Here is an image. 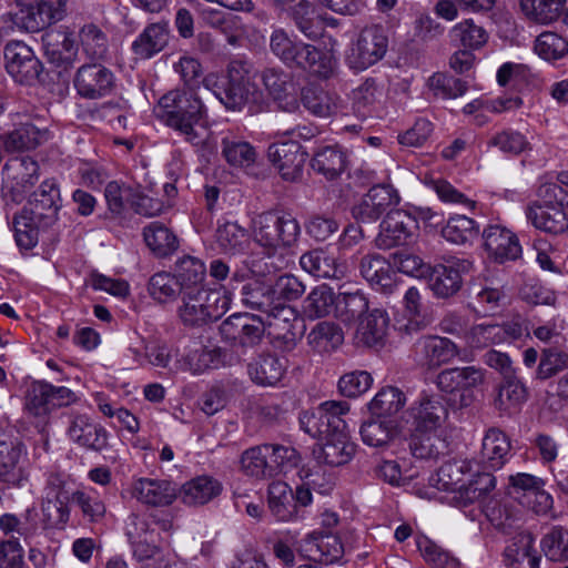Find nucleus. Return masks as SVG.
<instances>
[{
    "label": "nucleus",
    "mask_w": 568,
    "mask_h": 568,
    "mask_svg": "<svg viewBox=\"0 0 568 568\" xmlns=\"http://www.w3.org/2000/svg\"><path fill=\"white\" fill-rule=\"evenodd\" d=\"M387 313L379 308H374L365 317L361 318L356 331L357 342L372 347L383 342L388 327Z\"/></svg>",
    "instance_id": "obj_45"
},
{
    "label": "nucleus",
    "mask_w": 568,
    "mask_h": 568,
    "mask_svg": "<svg viewBox=\"0 0 568 568\" xmlns=\"http://www.w3.org/2000/svg\"><path fill=\"white\" fill-rule=\"evenodd\" d=\"M60 202L57 183L43 181L28 204L13 217L14 237L19 247L30 250L38 244L39 231L51 227L58 221Z\"/></svg>",
    "instance_id": "obj_1"
},
{
    "label": "nucleus",
    "mask_w": 568,
    "mask_h": 568,
    "mask_svg": "<svg viewBox=\"0 0 568 568\" xmlns=\"http://www.w3.org/2000/svg\"><path fill=\"white\" fill-rule=\"evenodd\" d=\"M68 0H16L20 8L17 14L21 27L28 32H38L61 21Z\"/></svg>",
    "instance_id": "obj_14"
},
{
    "label": "nucleus",
    "mask_w": 568,
    "mask_h": 568,
    "mask_svg": "<svg viewBox=\"0 0 568 568\" xmlns=\"http://www.w3.org/2000/svg\"><path fill=\"white\" fill-rule=\"evenodd\" d=\"M528 392L523 382L516 376L505 378L494 399V407L500 416L516 414L527 400Z\"/></svg>",
    "instance_id": "obj_39"
},
{
    "label": "nucleus",
    "mask_w": 568,
    "mask_h": 568,
    "mask_svg": "<svg viewBox=\"0 0 568 568\" xmlns=\"http://www.w3.org/2000/svg\"><path fill=\"white\" fill-rule=\"evenodd\" d=\"M43 50L48 63L62 78L74 65L79 44L73 32L48 33L43 38Z\"/></svg>",
    "instance_id": "obj_19"
},
{
    "label": "nucleus",
    "mask_w": 568,
    "mask_h": 568,
    "mask_svg": "<svg viewBox=\"0 0 568 568\" xmlns=\"http://www.w3.org/2000/svg\"><path fill=\"white\" fill-rule=\"evenodd\" d=\"M368 312V300L359 291L339 293L335 305V317L345 324H353Z\"/></svg>",
    "instance_id": "obj_52"
},
{
    "label": "nucleus",
    "mask_w": 568,
    "mask_h": 568,
    "mask_svg": "<svg viewBox=\"0 0 568 568\" xmlns=\"http://www.w3.org/2000/svg\"><path fill=\"white\" fill-rule=\"evenodd\" d=\"M361 275L371 286L383 293H390L395 286L394 270L379 254H368L361 258Z\"/></svg>",
    "instance_id": "obj_29"
},
{
    "label": "nucleus",
    "mask_w": 568,
    "mask_h": 568,
    "mask_svg": "<svg viewBox=\"0 0 568 568\" xmlns=\"http://www.w3.org/2000/svg\"><path fill=\"white\" fill-rule=\"evenodd\" d=\"M205 275V264L199 257L183 255L174 263L173 276L176 278L182 291H186L189 287H204L202 283Z\"/></svg>",
    "instance_id": "obj_49"
},
{
    "label": "nucleus",
    "mask_w": 568,
    "mask_h": 568,
    "mask_svg": "<svg viewBox=\"0 0 568 568\" xmlns=\"http://www.w3.org/2000/svg\"><path fill=\"white\" fill-rule=\"evenodd\" d=\"M318 450H314L318 462L329 466H343L352 460L356 445L349 439L346 428L333 432L323 439Z\"/></svg>",
    "instance_id": "obj_25"
},
{
    "label": "nucleus",
    "mask_w": 568,
    "mask_h": 568,
    "mask_svg": "<svg viewBox=\"0 0 568 568\" xmlns=\"http://www.w3.org/2000/svg\"><path fill=\"white\" fill-rule=\"evenodd\" d=\"M307 344L318 354H331L344 342L342 328L333 322L317 323L307 334Z\"/></svg>",
    "instance_id": "obj_42"
},
{
    "label": "nucleus",
    "mask_w": 568,
    "mask_h": 568,
    "mask_svg": "<svg viewBox=\"0 0 568 568\" xmlns=\"http://www.w3.org/2000/svg\"><path fill=\"white\" fill-rule=\"evenodd\" d=\"M4 69L16 83L33 87L44 82L47 75L42 61L23 41H10L3 49Z\"/></svg>",
    "instance_id": "obj_8"
},
{
    "label": "nucleus",
    "mask_w": 568,
    "mask_h": 568,
    "mask_svg": "<svg viewBox=\"0 0 568 568\" xmlns=\"http://www.w3.org/2000/svg\"><path fill=\"white\" fill-rule=\"evenodd\" d=\"M346 160L345 152L337 144L325 145L314 154L312 168L327 180H334L346 168Z\"/></svg>",
    "instance_id": "obj_50"
},
{
    "label": "nucleus",
    "mask_w": 568,
    "mask_h": 568,
    "mask_svg": "<svg viewBox=\"0 0 568 568\" xmlns=\"http://www.w3.org/2000/svg\"><path fill=\"white\" fill-rule=\"evenodd\" d=\"M158 113L168 126L190 136L203 121L205 106L195 91L175 89L160 98Z\"/></svg>",
    "instance_id": "obj_6"
},
{
    "label": "nucleus",
    "mask_w": 568,
    "mask_h": 568,
    "mask_svg": "<svg viewBox=\"0 0 568 568\" xmlns=\"http://www.w3.org/2000/svg\"><path fill=\"white\" fill-rule=\"evenodd\" d=\"M405 394L397 387H383L369 403V410L377 417H387L398 413L405 405Z\"/></svg>",
    "instance_id": "obj_55"
},
{
    "label": "nucleus",
    "mask_w": 568,
    "mask_h": 568,
    "mask_svg": "<svg viewBox=\"0 0 568 568\" xmlns=\"http://www.w3.org/2000/svg\"><path fill=\"white\" fill-rule=\"evenodd\" d=\"M470 294L473 302L470 303L473 310L477 314H494L497 310L506 305L507 294L504 286H494L491 284L475 285Z\"/></svg>",
    "instance_id": "obj_48"
},
{
    "label": "nucleus",
    "mask_w": 568,
    "mask_h": 568,
    "mask_svg": "<svg viewBox=\"0 0 568 568\" xmlns=\"http://www.w3.org/2000/svg\"><path fill=\"white\" fill-rule=\"evenodd\" d=\"M526 216L531 224L546 233L562 234L568 231V202L566 204H541L535 202L527 206Z\"/></svg>",
    "instance_id": "obj_22"
},
{
    "label": "nucleus",
    "mask_w": 568,
    "mask_h": 568,
    "mask_svg": "<svg viewBox=\"0 0 568 568\" xmlns=\"http://www.w3.org/2000/svg\"><path fill=\"white\" fill-rule=\"evenodd\" d=\"M23 445L17 440L0 439V483L20 486L24 474L20 465Z\"/></svg>",
    "instance_id": "obj_33"
},
{
    "label": "nucleus",
    "mask_w": 568,
    "mask_h": 568,
    "mask_svg": "<svg viewBox=\"0 0 568 568\" xmlns=\"http://www.w3.org/2000/svg\"><path fill=\"white\" fill-rule=\"evenodd\" d=\"M170 33L169 21L149 23L131 43V51L141 60L152 59L166 48Z\"/></svg>",
    "instance_id": "obj_24"
},
{
    "label": "nucleus",
    "mask_w": 568,
    "mask_h": 568,
    "mask_svg": "<svg viewBox=\"0 0 568 568\" xmlns=\"http://www.w3.org/2000/svg\"><path fill=\"white\" fill-rule=\"evenodd\" d=\"M541 550L551 561L568 560V529L552 527L540 541Z\"/></svg>",
    "instance_id": "obj_61"
},
{
    "label": "nucleus",
    "mask_w": 568,
    "mask_h": 568,
    "mask_svg": "<svg viewBox=\"0 0 568 568\" xmlns=\"http://www.w3.org/2000/svg\"><path fill=\"white\" fill-rule=\"evenodd\" d=\"M254 241L275 252L277 248H288L296 244L301 234V226L291 213L271 210L258 214L253 220Z\"/></svg>",
    "instance_id": "obj_7"
},
{
    "label": "nucleus",
    "mask_w": 568,
    "mask_h": 568,
    "mask_svg": "<svg viewBox=\"0 0 568 568\" xmlns=\"http://www.w3.org/2000/svg\"><path fill=\"white\" fill-rule=\"evenodd\" d=\"M68 435L74 443L87 449L101 452L108 446L106 430L91 422L87 415H75L72 418Z\"/></svg>",
    "instance_id": "obj_28"
},
{
    "label": "nucleus",
    "mask_w": 568,
    "mask_h": 568,
    "mask_svg": "<svg viewBox=\"0 0 568 568\" xmlns=\"http://www.w3.org/2000/svg\"><path fill=\"white\" fill-rule=\"evenodd\" d=\"M267 506L280 521H288L296 514L292 488L284 481L274 480L267 488Z\"/></svg>",
    "instance_id": "obj_46"
},
{
    "label": "nucleus",
    "mask_w": 568,
    "mask_h": 568,
    "mask_svg": "<svg viewBox=\"0 0 568 568\" xmlns=\"http://www.w3.org/2000/svg\"><path fill=\"white\" fill-rule=\"evenodd\" d=\"M231 300L220 290L189 287L182 291L176 310L184 326L201 327L219 321L230 308Z\"/></svg>",
    "instance_id": "obj_4"
},
{
    "label": "nucleus",
    "mask_w": 568,
    "mask_h": 568,
    "mask_svg": "<svg viewBox=\"0 0 568 568\" xmlns=\"http://www.w3.org/2000/svg\"><path fill=\"white\" fill-rule=\"evenodd\" d=\"M447 408L439 395H424L416 407L412 409L410 432H446L444 422Z\"/></svg>",
    "instance_id": "obj_23"
},
{
    "label": "nucleus",
    "mask_w": 568,
    "mask_h": 568,
    "mask_svg": "<svg viewBox=\"0 0 568 568\" xmlns=\"http://www.w3.org/2000/svg\"><path fill=\"white\" fill-rule=\"evenodd\" d=\"M509 484L515 491L534 495L540 507L538 511L550 508L552 498L545 491V481L541 478L526 473H518L509 476Z\"/></svg>",
    "instance_id": "obj_54"
},
{
    "label": "nucleus",
    "mask_w": 568,
    "mask_h": 568,
    "mask_svg": "<svg viewBox=\"0 0 568 568\" xmlns=\"http://www.w3.org/2000/svg\"><path fill=\"white\" fill-rule=\"evenodd\" d=\"M222 491L221 483L211 476H197L182 486L181 497L184 504L201 506L219 496Z\"/></svg>",
    "instance_id": "obj_41"
},
{
    "label": "nucleus",
    "mask_w": 568,
    "mask_h": 568,
    "mask_svg": "<svg viewBox=\"0 0 568 568\" xmlns=\"http://www.w3.org/2000/svg\"><path fill=\"white\" fill-rule=\"evenodd\" d=\"M126 536L132 547L133 556L141 568H161L169 551L154 544L152 531L146 520L136 514L129 516Z\"/></svg>",
    "instance_id": "obj_11"
},
{
    "label": "nucleus",
    "mask_w": 568,
    "mask_h": 568,
    "mask_svg": "<svg viewBox=\"0 0 568 568\" xmlns=\"http://www.w3.org/2000/svg\"><path fill=\"white\" fill-rule=\"evenodd\" d=\"M240 295L242 304L267 314V326L274 338L286 343L295 341V328L301 321L294 308L283 303H275L272 286L253 280L242 285Z\"/></svg>",
    "instance_id": "obj_2"
},
{
    "label": "nucleus",
    "mask_w": 568,
    "mask_h": 568,
    "mask_svg": "<svg viewBox=\"0 0 568 568\" xmlns=\"http://www.w3.org/2000/svg\"><path fill=\"white\" fill-rule=\"evenodd\" d=\"M75 400L77 395L70 388L42 381L31 384L26 396V407L34 416H45Z\"/></svg>",
    "instance_id": "obj_15"
},
{
    "label": "nucleus",
    "mask_w": 568,
    "mask_h": 568,
    "mask_svg": "<svg viewBox=\"0 0 568 568\" xmlns=\"http://www.w3.org/2000/svg\"><path fill=\"white\" fill-rule=\"evenodd\" d=\"M428 287L437 298H449L463 286V277L453 265L437 264L430 267L427 275Z\"/></svg>",
    "instance_id": "obj_38"
},
{
    "label": "nucleus",
    "mask_w": 568,
    "mask_h": 568,
    "mask_svg": "<svg viewBox=\"0 0 568 568\" xmlns=\"http://www.w3.org/2000/svg\"><path fill=\"white\" fill-rule=\"evenodd\" d=\"M205 88L231 111L241 110L257 91L252 80L250 64L242 60H233L225 74L207 77Z\"/></svg>",
    "instance_id": "obj_5"
},
{
    "label": "nucleus",
    "mask_w": 568,
    "mask_h": 568,
    "mask_svg": "<svg viewBox=\"0 0 568 568\" xmlns=\"http://www.w3.org/2000/svg\"><path fill=\"white\" fill-rule=\"evenodd\" d=\"M268 456L262 462L260 479H271L280 474H286L301 462L298 452L292 446L268 444Z\"/></svg>",
    "instance_id": "obj_31"
},
{
    "label": "nucleus",
    "mask_w": 568,
    "mask_h": 568,
    "mask_svg": "<svg viewBox=\"0 0 568 568\" xmlns=\"http://www.w3.org/2000/svg\"><path fill=\"white\" fill-rule=\"evenodd\" d=\"M301 101L306 110L321 118L332 115L336 109L333 97L316 84H308L302 89Z\"/></svg>",
    "instance_id": "obj_53"
},
{
    "label": "nucleus",
    "mask_w": 568,
    "mask_h": 568,
    "mask_svg": "<svg viewBox=\"0 0 568 568\" xmlns=\"http://www.w3.org/2000/svg\"><path fill=\"white\" fill-rule=\"evenodd\" d=\"M566 0H520V9L525 17L538 24H550L557 21L565 9Z\"/></svg>",
    "instance_id": "obj_47"
},
{
    "label": "nucleus",
    "mask_w": 568,
    "mask_h": 568,
    "mask_svg": "<svg viewBox=\"0 0 568 568\" xmlns=\"http://www.w3.org/2000/svg\"><path fill=\"white\" fill-rule=\"evenodd\" d=\"M418 227V221L409 212L390 211L379 224L375 244L381 250L407 245L414 240Z\"/></svg>",
    "instance_id": "obj_13"
},
{
    "label": "nucleus",
    "mask_w": 568,
    "mask_h": 568,
    "mask_svg": "<svg viewBox=\"0 0 568 568\" xmlns=\"http://www.w3.org/2000/svg\"><path fill=\"white\" fill-rule=\"evenodd\" d=\"M268 456L262 462L260 479H271L280 474H286L301 462L298 452L292 446L268 444Z\"/></svg>",
    "instance_id": "obj_32"
},
{
    "label": "nucleus",
    "mask_w": 568,
    "mask_h": 568,
    "mask_svg": "<svg viewBox=\"0 0 568 568\" xmlns=\"http://www.w3.org/2000/svg\"><path fill=\"white\" fill-rule=\"evenodd\" d=\"M337 295L326 285L315 287L305 300V312L310 317L335 316Z\"/></svg>",
    "instance_id": "obj_58"
},
{
    "label": "nucleus",
    "mask_w": 568,
    "mask_h": 568,
    "mask_svg": "<svg viewBox=\"0 0 568 568\" xmlns=\"http://www.w3.org/2000/svg\"><path fill=\"white\" fill-rule=\"evenodd\" d=\"M247 372L256 385L275 386L282 381L286 364L275 354H262L248 364Z\"/></svg>",
    "instance_id": "obj_35"
},
{
    "label": "nucleus",
    "mask_w": 568,
    "mask_h": 568,
    "mask_svg": "<svg viewBox=\"0 0 568 568\" xmlns=\"http://www.w3.org/2000/svg\"><path fill=\"white\" fill-rule=\"evenodd\" d=\"M150 296L159 303H169L182 296V290L172 273L158 272L153 274L148 284Z\"/></svg>",
    "instance_id": "obj_56"
},
{
    "label": "nucleus",
    "mask_w": 568,
    "mask_h": 568,
    "mask_svg": "<svg viewBox=\"0 0 568 568\" xmlns=\"http://www.w3.org/2000/svg\"><path fill=\"white\" fill-rule=\"evenodd\" d=\"M267 154L284 180L294 182L301 178L307 158L302 144H271Z\"/></svg>",
    "instance_id": "obj_27"
},
{
    "label": "nucleus",
    "mask_w": 568,
    "mask_h": 568,
    "mask_svg": "<svg viewBox=\"0 0 568 568\" xmlns=\"http://www.w3.org/2000/svg\"><path fill=\"white\" fill-rule=\"evenodd\" d=\"M132 495L148 506L165 507L176 499L178 487L165 479L139 478L133 484Z\"/></svg>",
    "instance_id": "obj_26"
},
{
    "label": "nucleus",
    "mask_w": 568,
    "mask_h": 568,
    "mask_svg": "<svg viewBox=\"0 0 568 568\" xmlns=\"http://www.w3.org/2000/svg\"><path fill=\"white\" fill-rule=\"evenodd\" d=\"M454 41H459L460 45L468 50H476L483 47L487 41L486 30L475 24L473 19H465L457 23L450 32Z\"/></svg>",
    "instance_id": "obj_62"
},
{
    "label": "nucleus",
    "mask_w": 568,
    "mask_h": 568,
    "mask_svg": "<svg viewBox=\"0 0 568 568\" xmlns=\"http://www.w3.org/2000/svg\"><path fill=\"white\" fill-rule=\"evenodd\" d=\"M71 501L80 508L82 516L90 523H99L105 516V504L93 490H75Z\"/></svg>",
    "instance_id": "obj_64"
},
{
    "label": "nucleus",
    "mask_w": 568,
    "mask_h": 568,
    "mask_svg": "<svg viewBox=\"0 0 568 568\" xmlns=\"http://www.w3.org/2000/svg\"><path fill=\"white\" fill-rule=\"evenodd\" d=\"M534 50L545 61H557L568 54V40L555 32H542L536 38Z\"/></svg>",
    "instance_id": "obj_59"
},
{
    "label": "nucleus",
    "mask_w": 568,
    "mask_h": 568,
    "mask_svg": "<svg viewBox=\"0 0 568 568\" xmlns=\"http://www.w3.org/2000/svg\"><path fill=\"white\" fill-rule=\"evenodd\" d=\"M399 200L398 192L390 184H376L353 206L352 215L356 221L374 223Z\"/></svg>",
    "instance_id": "obj_20"
},
{
    "label": "nucleus",
    "mask_w": 568,
    "mask_h": 568,
    "mask_svg": "<svg viewBox=\"0 0 568 568\" xmlns=\"http://www.w3.org/2000/svg\"><path fill=\"white\" fill-rule=\"evenodd\" d=\"M349 412L346 402L327 400L300 414L301 428L313 438L324 439L335 430L346 428L344 416Z\"/></svg>",
    "instance_id": "obj_10"
},
{
    "label": "nucleus",
    "mask_w": 568,
    "mask_h": 568,
    "mask_svg": "<svg viewBox=\"0 0 568 568\" xmlns=\"http://www.w3.org/2000/svg\"><path fill=\"white\" fill-rule=\"evenodd\" d=\"M143 239L155 257L172 255L179 247L176 235L164 224L152 222L143 229Z\"/></svg>",
    "instance_id": "obj_43"
},
{
    "label": "nucleus",
    "mask_w": 568,
    "mask_h": 568,
    "mask_svg": "<svg viewBox=\"0 0 568 568\" xmlns=\"http://www.w3.org/2000/svg\"><path fill=\"white\" fill-rule=\"evenodd\" d=\"M484 247L497 263L519 257L521 247L515 233L499 224L488 225L483 231Z\"/></svg>",
    "instance_id": "obj_21"
},
{
    "label": "nucleus",
    "mask_w": 568,
    "mask_h": 568,
    "mask_svg": "<svg viewBox=\"0 0 568 568\" xmlns=\"http://www.w3.org/2000/svg\"><path fill=\"white\" fill-rule=\"evenodd\" d=\"M568 368V351L559 346H548L541 352L537 377L548 379Z\"/></svg>",
    "instance_id": "obj_60"
},
{
    "label": "nucleus",
    "mask_w": 568,
    "mask_h": 568,
    "mask_svg": "<svg viewBox=\"0 0 568 568\" xmlns=\"http://www.w3.org/2000/svg\"><path fill=\"white\" fill-rule=\"evenodd\" d=\"M458 354V346L449 338L440 336L422 337L413 348L414 361L429 371L452 363Z\"/></svg>",
    "instance_id": "obj_18"
},
{
    "label": "nucleus",
    "mask_w": 568,
    "mask_h": 568,
    "mask_svg": "<svg viewBox=\"0 0 568 568\" xmlns=\"http://www.w3.org/2000/svg\"><path fill=\"white\" fill-rule=\"evenodd\" d=\"M272 4L281 14H286L306 38L317 40L323 37L324 20L307 0H272Z\"/></svg>",
    "instance_id": "obj_17"
},
{
    "label": "nucleus",
    "mask_w": 568,
    "mask_h": 568,
    "mask_svg": "<svg viewBox=\"0 0 568 568\" xmlns=\"http://www.w3.org/2000/svg\"><path fill=\"white\" fill-rule=\"evenodd\" d=\"M458 397L450 398L452 406L457 409L469 407L475 402L474 388L485 382V372L476 366L458 367Z\"/></svg>",
    "instance_id": "obj_51"
},
{
    "label": "nucleus",
    "mask_w": 568,
    "mask_h": 568,
    "mask_svg": "<svg viewBox=\"0 0 568 568\" xmlns=\"http://www.w3.org/2000/svg\"><path fill=\"white\" fill-rule=\"evenodd\" d=\"M510 448V440L503 430L489 428L483 438V464L491 470L500 469L508 460Z\"/></svg>",
    "instance_id": "obj_37"
},
{
    "label": "nucleus",
    "mask_w": 568,
    "mask_h": 568,
    "mask_svg": "<svg viewBox=\"0 0 568 568\" xmlns=\"http://www.w3.org/2000/svg\"><path fill=\"white\" fill-rule=\"evenodd\" d=\"M479 233L477 223L466 215L449 217L442 230L443 237L454 244H466L471 242Z\"/></svg>",
    "instance_id": "obj_57"
},
{
    "label": "nucleus",
    "mask_w": 568,
    "mask_h": 568,
    "mask_svg": "<svg viewBox=\"0 0 568 568\" xmlns=\"http://www.w3.org/2000/svg\"><path fill=\"white\" fill-rule=\"evenodd\" d=\"M388 37L381 24L365 27L345 57L346 65L358 73L381 61L387 52Z\"/></svg>",
    "instance_id": "obj_9"
},
{
    "label": "nucleus",
    "mask_w": 568,
    "mask_h": 568,
    "mask_svg": "<svg viewBox=\"0 0 568 568\" xmlns=\"http://www.w3.org/2000/svg\"><path fill=\"white\" fill-rule=\"evenodd\" d=\"M408 447L419 459H438L449 452L446 432H410Z\"/></svg>",
    "instance_id": "obj_30"
},
{
    "label": "nucleus",
    "mask_w": 568,
    "mask_h": 568,
    "mask_svg": "<svg viewBox=\"0 0 568 568\" xmlns=\"http://www.w3.org/2000/svg\"><path fill=\"white\" fill-rule=\"evenodd\" d=\"M214 243L223 254H243L250 246L248 232L237 222L219 221L214 233Z\"/></svg>",
    "instance_id": "obj_36"
},
{
    "label": "nucleus",
    "mask_w": 568,
    "mask_h": 568,
    "mask_svg": "<svg viewBox=\"0 0 568 568\" xmlns=\"http://www.w3.org/2000/svg\"><path fill=\"white\" fill-rule=\"evenodd\" d=\"M361 437L365 445L385 449L398 435V428L393 419H371L361 426Z\"/></svg>",
    "instance_id": "obj_44"
},
{
    "label": "nucleus",
    "mask_w": 568,
    "mask_h": 568,
    "mask_svg": "<svg viewBox=\"0 0 568 568\" xmlns=\"http://www.w3.org/2000/svg\"><path fill=\"white\" fill-rule=\"evenodd\" d=\"M0 530L4 535H18L26 542L31 545L41 534L39 514L34 507L28 508L21 517L14 514H3L0 516Z\"/></svg>",
    "instance_id": "obj_34"
},
{
    "label": "nucleus",
    "mask_w": 568,
    "mask_h": 568,
    "mask_svg": "<svg viewBox=\"0 0 568 568\" xmlns=\"http://www.w3.org/2000/svg\"><path fill=\"white\" fill-rule=\"evenodd\" d=\"M270 45L290 68H300L321 79H328L334 73L336 61L331 52L304 43L295 36L290 37L282 29L273 31Z\"/></svg>",
    "instance_id": "obj_3"
},
{
    "label": "nucleus",
    "mask_w": 568,
    "mask_h": 568,
    "mask_svg": "<svg viewBox=\"0 0 568 568\" xmlns=\"http://www.w3.org/2000/svg\"><path fill=\"white\" fill-rule=\"evenodd\" d=\"M266 325L260 316L235 313L222 322L220 333L225 341L254 347L263 341Z\"/></svg>",
    "instance_id": "obj_16"
},
{
    "label": "nucleus",
    "mask_w": 568,
    "mask_h": 568,
    "mask_svg": "<svg viewBox=\"0 0 568 568\" xmlns=\"http://www.w3.org/2000/svg\"><path fill=\"white\" fill-rule=\"evenodd\" d=\"M427 84L435 97L444 100L456 99L467 91V83L464 80L444 72L434 73Z\"/></svg>",
    "instance_id": "obj_63"
},
{
    "label": "nucleus",
    "mask_w": 568,
    "mask_h": 568,
    "mask_svg": "<svg viewBox=\"0 0 568 568\" xmlns=\"http://www.w3.org/2000/svg\"><path fill=\"white\" fill-rule=\"evenodd\" d=\"M115 74L104 64L84 63L73 77L77 94L85 100H99L109 97L115 90Z\"/></svg>",
    "instance_id": "obj_12"
},
{
    "label": "nucleus",
    "mask_w": 568,
    "mask_h": 568,
    "mask_svg": "<svg viewBox=\"0 0 568 568\" xmlns=\"http://www.w3.org/2000/svg\"><path fill=\"white\" fill-rule=\"evenodd\" d=\"M300 265L317 278H341L344 274L343 267L323 248L304 253L300 258Z\"/></svg>",
    "instance_id": "obj_40"
}]
</instances>
